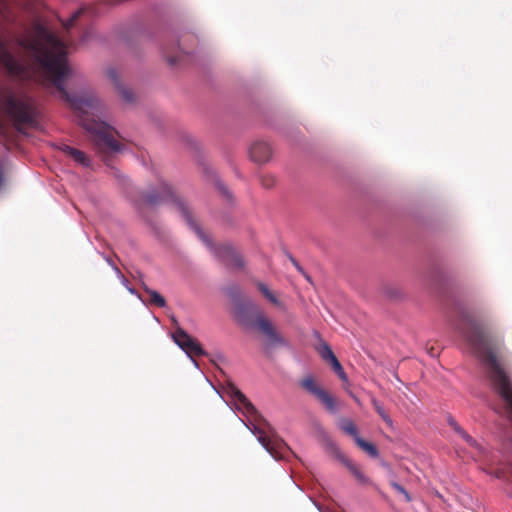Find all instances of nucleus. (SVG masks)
<instances>
[{
    "mask_svg": "<svg viewBox=\"0 0 512 512\" xmlns=\"http://www.w3.org/2000/svg\"><path fill=\"white\" fill-rule=\"evenodd\" d=\"M0 112L12 121L19 132L37 128L39 125V107L25 92H15L7 87L0 88Z\"/></svg>",
    "mask_w": 512,
    "mask_h": 512,
    "instance_id": "39448f33",
    "label": "nucleus"
},
{
    "mask_svg": "<svg viewBox=\"0 0 512 512\" xmlns=\"http://www.w3.org/2000/svg\"><path fill=\"white\" fill-rule=\"evenodd\" d=\"M22 47L39 64L59 92L60 98L77 113L82 127L89 134L96 153L109 165L110 158L124 149L118 140V132L109 124L97 119L102 105L92 94L71 96L65 88V80L72 75L67 62L68 47L47 25L35 18L24 37L18 39Z\"/></svg>",
    "mask_w": 512,
    "mask_h": 512,
    "instance_id": "f257e3e1",
    "label": "nucleus"
},
{
    "mask_svg": "<svg viewBox=\"0 0 512 512\" xmlns=\"http://www.w3.org/2000/svg\"><path fill=\"white\" fill-rule=\"evenodd\" d=\"M339 427L343 432L351 435L354 440H356V437H359L357 428L352 420L346 418L341 419L339 421Z\"/></svg>",
    "mask_w": 512,
    "mask_h": 512,
    "instance_id": "dca6fc26",
    "label": "nucleus"
},
{
    "mask_svg": "<svg viewBox=\"0 0 512 512\" xmlns=\"http://www.w3.org/2000/svg\"><path fill=\"white\" fill-rule=\"evenodd\" d=\"M236 314L242 324L256 328L266 338L269 346H287L288 341L277 330L273 322L260 311L257 305L246 298L236 304Z\"/></svg>",
    "mask_w": 512,
    "mask_h": 512,
    "instance_id": "423d86ee",
    "label": "nucleus"
},
{
    "mask_svg": "<svg viewBox=\"0 0 512 512\" xmlns=\"http://www.w3.org/2000/svg\"><path fill=\"white\" fill-rule=\"evenodd\" d=\"M62 151L66 155L71 157L75 162L79 163L80 165H82V166L90 165V160L84 152H82L76 148L70 147L68 145H64L62 147Z\"/></svg>",
    "mask_w": 512,
    "mask_h": 512,
    "instance_id": "ddd939ff",
    "label": "nucleus"
},
{
    "mask_svg": "<svg viewBox=\"0 0 512 512\" xmlns=\"http://www.w3.org/2000/svg\"><path fill=\"white\" fill-rule=\"evenodd\" d=\"M109 264L113 267V269L116 271V273L121 277L123 278V280H126L125 277L122 275L121 271L119 270V268L117 266H115L111 261H109Z\"/></svg>",
    "mask_w": 512,
    "mask_h": 512,
    "instance_id": "a878e982",
    "label": "nucleus"
},
{
    "mask_svg": "<svg viewBox=\"0 0 512 512\" xmlns=\"http://www.w3.org/2000/svg\"><path fill=\"white\" fill-rule=\"evenodd\" d=\"M338 457L360 484H370V479L363 473L358 465L341 453H339Z\"/></svg>",
    "mask_w": 512,
    "mask_h": 512,
    "instance_id": "f8f14e48",
    "label": "nucleus"
},
{
    "mask_svg": "<svg viewBox=\"0 0 512 512\" xmlns=\"http://www.w3.org/2000/svg\"><path fill=\"white\" fill-rule=\"evenodd\" d=\"M144 292L149 296L148 302L151 305L163 308L166 306L165 298L157 291L150 289L147 285H143Z\"/></svg>",
    "mask_w": 512,
    "mask_h": 512,
    "instance_id": "4468645a",
    "label": "nucleus"
},
{
    "mask_svg": "<svg viewBox=\"0 0 512 512\" xmlns=\"http://www.w3.org/2000/svg\"><path fill=\"white\" fill-rule=\"evenodd\" d=\"M257 287L267 300H269L275 306L284 309L283 303L278 300L277 296L268 288L266 284L259 282Z\"/></svg>",
    "mask_w": 512,
    "mask_h": 512,
    "instance_id": "2eb2a0df",
    "label": "nucleus"
},
{
    "mask_svg": "<svg viewBox=\"0 0 512 512\" xmlns=\"http://www.w3.org/2000/svg\"><path fill=\"white\" fill-rule=\"evenodd\" d=\"M167 61L170 65H176L179 62V59L177 56H169L167 57Z\"/></svg>",
    "mask_w": 512,
    "mask_h": 512,
    "instance_id": "393cba45",
    "label": "nucleus"
},
{
    "mask_svg": "<svg viewBox=\"0 0 512 512\" xmlns=\"http://www.w3.org/2000/svg\"><path fill=\"white\" fill-rule=\"evenodd\" d=\"M328 363L341 380L348 381L347 374L336 357H333V359Z\"/></svg>",
    "mask_w": 512,
    "mask_h": 512,
    "instance_id": "6ab92c4d",
    "label": "nucleus"
},
{
    "mask_svg": "<svg viewBox=\"0 0 512 512\" xmlns=\"http://www.w3.org/2000/svg\"><path fill=\"white\" fill-rule=\"evenodd\" d=\"M300 387L307 393L313 395L329 412L337 410L336 399L320 386L314 376L307 375L299 381Z\"/></svg>",
    "mask_w": 512,
    "mask_h": 512,
    "instance_id": "0eeeda50",
    "label": "nucleus"
},
{
    "mask_svg": "<svg viewBox=\"0 0 512 512\" xmlns=\"http://www.w3.org/2000/svg\"><path fill=\"white\" fill-rule=\"evenodd\" d=\"M355 442L362 450H364L371 457L375 458L378 456V450L374 444L365 441L361 437H356Z\"/></svg>",
    "mask_w": 512,
    "mask_h": 512,
    "instance_id": "a211bd4d",
    "label": "nucleus"
},
{
    "mask_svg": "<svg viewBox=\"0 0 512 512\" xmlns=\"http://www.w3.org/2000/svg\"><path fill=\"white\" fill-rule=\"evenodd\" d=\"M275 177L270 174H263L260 176V183L265 188H271L275 185Z\"/></svg>",
    "mask_w": 512,
    "mask_h": 512,
    "instance_id": "4be33fe9",
    "label": "nucleus"
},
{
    "mask_svg": "<svg viewBox=\"0 0 512 512\" xmlns=\"http://www.w3.org/2000/svg\"><path fill=\"white\" fill-rule=\"evenodd\" d=\"M225 393L241 412L247 422L244 425L255 435L259 443L275 459H281L288 451L287 444L279 438L271 424L258 412L250 400L231 382L225 387Z\"/></svg>",
    "mask_w": 512,
    "mask_h": 512,
    "instance_id": "20e7f679",
    "label": "nucleus"
},
{
    "mask_svg": "<svg viewBox=\"0 0 512 512\" xmlns=\"http://www.w3.org/2000/svg\"><path fill=\"white\" fill-rule=\"evenodd\" d=\"M106 74L123 100L127 103H133L135 101V94L121 83L119 71L114 67H109L106 70Z\"/></svg>",
    "mask_w": 512,
    "mask_h": 512,
    "instance_id": "9d476101",
    "label": "nucleus"
},
{
    "mask_svg": "<svg viewBox=\"0 0 512 512\" xmlns=\"http://www.w3.org/2000/svg\"><path fill=\"white\" fill-rule=\"evenodd\" d=\"M430 354H431L432 356H435V353H433V348L431 349Z\"/></svg>",
    "mask_w": 512,
    "mask_h": 512,
    "instance_id": "c85d7f7f",
    "label": "nucleus"
},
{
    "mask_svg": "<svg viewBox=\"0 0 512 512\" xmlns=\"http://www.w3.org/2000/svg\"><path fill=\"white\" fill-rule=\"evenodd\" d=\"M85 10L86 9L82 8L74 12L72 16L66 22L63 23L65 29L68 30L69 28H71L74 25V23L79 19V17L85 12Z\"/></svg>",
    "mask_w": 512,
    "mask_h": 512,
    "instance_id": "412c9836",
    "label": "nucleus"
},
{
    "mask_svg": "<svg viewBox=\"0 0 512 512\" xmlns=\"http://www.w3.org/2000/svg\"><path fill=\"white\" fill-rule=\"evenodd\" d=\"M320 355L326 362H330L333 359V357H336L331 348L327 344H324L320 349Z\"/></svg>",
    "mask_w": 512,
    "mask_h": 512,
    "instance_id": "5701e85b",
    "label": "nucleus"
},
{
    "mask_svg": "<svg viewBox=\"0 0 512 512\" xmlns=\"http://www.w3.org/2000/svg\"><path fill=\"white\" fill-rule=\"evenodd\" d=\"M448 423L453 428V430L457 432L469 445H476V441L468 433H466L453 418L450 417Z\"/></svg>",
    "mask_w": 512,
    "mask_h": 512,
    "instance_id": "f3484780",
    "label": "nucleus"
},
{
    "mask_svg": "<svg viewBox=\"0 0 512 512\" xmlns=\"http://www.w3.org/2000/svg\"><path fill=\"white\" fill-rule=\"evenodd\" d=\"M249 153L252 161L262 164L271 159L272 148L268 142L256 141L252 144Z\"/></svg>",
    "mask_w": 512,
    "mask_h": 512,
    "instance_id": "9b49d317",
    "label": "nucleus"
},
{
    "mask_svg": "<svg viewBox=\"0 0 512 512\" xmlns=\"http://www.w3.org/2000/svg\"><path fill=\"white\" fill-rule=\"evenodd\" d=\"M218 188H219V190H220L223 194H225V195L229 196V192H228L227 188H226L223 184H219V185H218Z\"/></svg>",
    "mask_w": 512,
    "mask_h": 512,
    "instance_id": "bb28decb",
    "label": "nucleus"
},
{
    "mask_svg": "<svg viewBox=\"0 0 512 512\" xmlns=\"http://www.w3.org/2000/svg\"><path fill=\"white\" fill-rule=\"evenodd\" d=\"M291 261L293 263V265L299 270L302 272V268L301 266L299 265V263L294 259V258H291Z\"/></svg>",
    "mask_w": 512,
    "mask_h": 512,
    "instance_id": "cd10ccee",
    "label": "nucleus"
},
{
    "mask_svg": "<svg viewBox=\"0 0 512 512\" xmlns=\"http://www.w3.org/2000/svg\"><path fill=\"white\" fill-rule=\"evenodd\" d=\"M372 405L374 409L377 411V413L380 415V417L389 425L392 424V420L389 417V415L384 410L383 406L380 404V402L376 399H372Z\"/></svg>",
    "mask_w": 512,
    "mask_h": 512,
    "instance_id": "aec40b11",
    "label": "nucleus"
},
{
    "mask_svg": "<svg viewBox=\"0 0 512 512\" xmlns=\"http://www.w3.org/2000/svg\"><path fill=\"white\" fill-rule=\"evenodd\" d=\"M391 487L398 493H400L401 495H403L404 499L406 502H410L411 501V497L409 495V493L406 491V489L401 486L400 484H398L397 482H394L392 481L390 483Z\"/></svg>",
    "mask_w": 512,
    "mask_h": 512,
    "instance_id": "b1692460",
    "label": "nucleus"
},
{
    "mask_svg": "<svg viewBox=\"0 0 512 512\" xmlns=\"http://www.w3.org/2000/svg\"><path fill=\"white\" fill-rule=\"evenodd\" d=\"M461 333L483 362L489 386L503 404L502 413L512 421V379L493 351L491 333L470 318Z\"/></svg>",
    "mask_w": 512,
    "mask_h": 512,
    "instance_id": "f03ea898",
    "label": "nucleus"
},
{
    "mask_svg": "<svg viewBox=\"0 0 512 512\" xmlns=\"http://www.w3.org/2000/svg\"><path fill=\"white\" fill-rule=\"evenodd\" d=\"M168 200L173 202L175 208L183 216L189 227L197 234L216 258L224 262L226 265L235 268H242L244 266L242 256L230 244L215 245L212 242L209 236L206 235L197 224L186 203L175 195L172 188L166 182L160 181L158 191L141 193L136 199H134V202L140 213L145 216L144 210L146 207H154Z\"/></svg>",
    "mask_w": 512,
    "mask_h": 512,
    "instance_id": "7ed1b4c3",
    "label": "nucleus"
},
{
    "mask_svg": "<svg viewBox=\"0 0 512 512\" xmlns=\"http://www.w3.org/2000/svg\"><path fill=\"white\" fill-rule=\"evenodd\" d=\"M173 323L177 325L175 331L172 334L174 342L189 356H205L206 351L201 347L200 343L190 336L183 328H181L176 319H172Z\"/></svg>",
    "mask_w": 512,
    "mask_h": 512,
    "instance_id": "6e6552de",
    "label": "nucleus"
},
{
    "mask_svg": "<svg viewBox=\"0 0 512 512\" xmlns=\"http://www.w3.org/2000/svg\"><path fill=\"white\" fill-rule=\"evenodd\" d=\"M0 65L5 68L12 77L23 79L28 76L26 65L17 60L8 50L6 44L0 39Z\"/></svg>",
    "mask_w": 512,
    "mask_h": 512,
    "instance_id": "1a4fd4ad",
    "label": "nucleus"
}]
</instances>
